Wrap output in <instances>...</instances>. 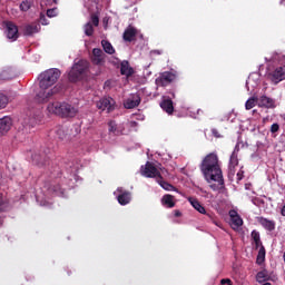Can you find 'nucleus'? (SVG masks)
<instances>
[{
    "label": "nucleus",
    "instance_id": "obj_37",
    "mask_svg": "<svg viewBox=\"0 0 285 285\" xmlns=\"http://www.w3.org/2000/svg\"><path fill=\"white\" fill-rule=\"evenodd\" d=\"M47 17L50 18V19L57 17V9L56 8L48 9L47 10Z\"/></svg>",
    "mask_w": 285,
    "mask_h": 285
},
{
    "label": "nucleus",
    "instance_id": "obj_40",
    "mask_svg": "<svg viewBox=\"0 0 285 285\" xmlns=\"http://www.w3.org/2000/svg\"><path fill=\"white\" fill-rule=\"evenodd\" d=\"M242 179H244V171L240 169V170L237 173V181H242Z\"/></svg>",
    "mask_w": 285,
    "mask_h": 285
},
{
    "label": "nucleus",
    "instance_id": "obj_44",
    "mask_svg": "<svg viewBox=\"0 0 285 285\" xmlns=\"http://www.w3.org/2000/svg\"><path fill=\"white\" fill-rule=\"evenodd\" d=\"M138 126V122H136V121H130L129 122V127H137Z\"/></svg>",
    "mask_w": 285,
    "mask_h": 285
},
{
    "label": "nucleus",
    "instance_id": "obj_3",
    "mask_svg": "<svg viewBox=\"0 0 285 285\" xmlns=\"http://www.w3.org/2000/svg\"><path fill=\"white\" fill-rule=\"evenodd\" d=\"M50 114L61 118H73L78 114V109L67 102H53L47 108Z\"/></svg>",
    "mask_w": 285,
    "mask_h": 285
},
{
    "label": "nucleus",
    "instance_id": "obj_22",
    "mask_svg": "<svg viewBox=\"0 0 285 285\" xmlns=\"http://www.w3.org/2000/svg\"><path fill=\"white\" fill-rule=\"evenodd\" d=\"M275 102L273 98H268V96H261V99H258V106L265 107V108H274Z\"/></svg>",
    "mask_w": 285,
    "mask_h": 285
},
{
    "label": "nucleus",
    "instance_id": "obj_23",
    "mask_svg": "<svg viewBox=\"0 0 285 285\" xmlns=\"http://www.w3.org/2000/svg\"><path fill=\"white\" fill-rule=\"evenodd\" d=\"M160 108L166 111L168 115H173L175 111L174 102L170 99L164 100L160 104Z\"/></svg>",
    "mask_w": 285,
    "mask_h": 285
},
{
    "label": "nucleus",
    "instance_id": "obj_34",
    "mask_svg": "<svg viewBox=\"0 0 285 285\" xmlns=\"http://www.w3.org/2000/svg\"><path fill=\"white\" fill-rule=\"evenodd\" d=\"M265 256H266V250H265V247L262 245V247H261V249L258 252L257 262L258 263L264 262Z\"/></svg>",
    "mask_w": 285,
    "mask_h": 285
},
{
    "label": "nucleus",
    "instance_id": "obj_12",
    "mask_svg": "<svg viewBox=\"0 0 285 285\" xmlns=\"http://www.w3.org/2000/svg\"><path fill=\"white\" fill-rule=\"evenodd\" d=\"M137 35H138L137 28L129 24L122 33V40L125 42H132L135 40V38L137 37Z\"/></svg>",
    "mask_w": 285,
    "mask_h": 285
},
{
    "label": "nucleus",
    "instance_id": "obj_36",
    "mask_svg": "<svg viewBox=\"0 0 285 285\" xmlns=\"http://www.w3.org/2000/svg\"><path fill=\"white\" fill-rule=\"evenodd\" d=\"M90 23L96 28L99 27V16H98V13H91V22Z\"/></svg>",
    "mask_w": 285,
    "mask_h": 285
},
{
    "label": "nucleus",
    "instance_id": "obj_16",
    "mask_svg": "<svg viewBox=\"0 0 285 285\" xmlns=\"http://www.w3.org/2000/svg\"><path fill=\"white\" fill-rule=\"evenodd\" d=\"M233 229H238L243 226L244 222L236 210L229 212Z\"/></svg>",
    "mask_w": 285,
    "mask_h": 285
},
{
    "label": "nucleus",
    "instance_id": "obj_28",
    "mask_svg": "<svg viewBox=\"0 0 285 285\" xmlns=\"http://www.w3.org/2000/svg\"><path fill=\"white\" fill-rule=\"evenodd\" d=\"M252 238H253L254 242H255L256 249H258V248L262 246V240H261L259 232H257V230L254 229V230L252 232Z\"/></svg>",
    "mask_w": 285,
    "mask_h": 285
},
{
    "label": "nucleus",
    "instance_id": "obj_21",
    "mask_svg": "<svg viewBox=\"0 0 285 285\" xmlns=\"http://www.w3.org/2000/svg\"><path fill=\"white\" fill-rule=\"evenodd\" d=\"M238 155L236 151H233L232 156H230V159H229V175H235V168L236 166H238Z\"/></svg>",
    "mask_w": 285,
    "mask_h": 285
},
{
    "label": "nucleus",
    "instance_id": "obj_4",
    "mask_svg": "<svg viewBox=\"0 0 285 285\" xmlns=\"http://www.w3.org/2000/svg\"><path fill=\"white\" fill-rule=\"evenodd\" d=\"M89 69V62L88 60L81 59L78 62H76L71 70L69 71V81L70 82H77L83 78L86 72Z\"/></svg>",
    "mask_w": 285,
    "mask_h": 285
},
{
    "label": "nucleus",
    "instance_id": "obj_51",
    "mask_svg": "<svg viewBox=\"0 0 285 285\" xmlns=\"http://www.w3.org/2000/svg\"><path fill=\"white\" fill-rule=\"evenodd\" d=\"M203 194L207 195L208 196V193L207 191H203Z\"/></svg>",
    "mask_w": 285,
    "mask_h": 285
},
{
    "label": "nucleus",
    "instance_id": "obj_47",
    "mask_svg": "<svg viewBox=\"0 0 285 285\" xmlns=\"http://www.w3.org/2000/svg\"><path fill=\"white\" fill-rule=\"evenodd\" d=\"M2 212H3V202L0 200V213H2Z\"/></svg>",
    "mask_w": 285,
    "mask_h": 285
},
{
    "label": "nucleus",
    "instance_id": "obj_53",
    "mask_svg": "<svg viewBox=\"0 0 285 285\" xmlns=\"http://www.w3.org/2000/svg\"><path fill=\"white\" fill-rule=\"evenodd\" d=\"M264 285H272L271 283H265Z\"/></svg>",
    "mask_w": 285,
    "mask_h": 285
},
{
    "label": "nucleus",
    "instance_id": "obj_5",
    "mask_svg": "<svg viewBox=\"0 0 285 285\" xmlns=\"http://www.w3.org/2000/svg\"><path fill=\"white\" fill-rule=\"evenodd\" d=\"M140 175H142V177H147L149 179H154V178L157 179L161 176V173L153 163L147 161L145 164V166H141Z\"/></svg>",
    "mask_w": 285,
    "mask_h": 285
},
{
    "label": "nucleus",
    "instance_id": "obj_20",
    "mask_svg": "<svg viewBox=\"0 0 285 285\" xmlns=\"http://www.w3.org/2000/svg\"><path fill=\"white\" fill-rule=\"evenodd\" d=\"M12 79H14V71H13L12 68L3 69L0 72V81H9V80H12Z\"/></svg>",
    "mask_w": 285,
    "mask_h": 285
},
{
    "label": "nucleus",
    "instance_id": "obj_1",
    "mask_svg": "<svg viewBox=\"0 0 285 285\" xmlns=\"http://www.w3.org/2000/svg\"><path fill=\"white\" fill-rule=\"evenodd\" d=\"M200 171L213 191H220L225 188V180L216 153L205 156L199 165Z\"/></svg>",
    "mask_w": 285,
    "mask_h": 285
},
{
    "label": "nucleus",
    "instance_id": "obj_25",
    "mask_svg": "<svg viewBox=\"0 0 285 285\" xmlns=\"http://www.w3.org/2000/svg\"><path fill=\"white\" fill-rule=\"evenodd\" d=\"M35 33H38V26L37 24H27L23 29V35L30 37Z\"/></svg>",
    "mask_w": 285,
    "mask_h": 285
},
{
    "label": "nucleus",
    "instance_id": "obj_55",
    "mask_svg": "<svg viewBox=\"0 0 285 285\" xmlns=\"http://www.w3.org/2000/svg\"><path fill=\"white\" fill-rule=\"evenodd\" d=\"M284 258H285V255H284Z\"/></svg>",
    "mask_w": 285,
    "mask_h": 285
},
{
    "label": "nucleus",
    "instance_id": "obj_26",
    "mask_svg": "<svg viewBox=\"0 0 285 285\" xmlns=\"http://www.w3.org/2000/svg\"><path fill=\"white\" fill-rule=\"evenodd\" d=\"M101 45H102V49H105V53L115 55L116 50H115L114 46L110 43V41L102 40Z\"/></svg>",
    "mask_w": 285,
    "mask_h": 285
},
{
    "label": "nucleus",
    "instance_id": "obj_30",
    "mask_svg": "<svg viewBox=\"0 0 285 285\" xmlns=\"http://www.w3.org/2000/svg\"><path fill=\"white\" fill-rule=\"evenodd\" d=\"M9 105V98L6 96V94L0 92V110L7 108Z\"/></svg>",
    "mask_w": 285,
    "mask_h": 285
},
{
    "label": "nucleus",
    "instance_id": "obj_15",
    "mask_svg": "<svg viewBox=\"0 0 285 285\" xmlns=\"http://www.w3.org/2000/svg\"><path fill=\"white\" fill-rule=\"evenodd\" d=\"M135 70L132 67H130V63L128 60H122L120 62V75L126 76L127 78L131 77L134 75Z\"/></svg>",
    "mask_w": 285,
    "mask_h": 285
},
{
    "label": "nucleus",
    "instance_id": "obj_18",
    "mask_svg": "<svg viewBox=\"0 0 285 285\" xmlns=\"http://www.w3.org/2000/svg\"><path fill=\"white\" fill-rule=\"evenodd\" d=\"M161 204L166 208H175L176 207L175 196L170 194L164 195L161 198Z\"/></svg>",
    "mask_w": 285,
    "mask_h": 285
},
{
    "label": "nucleus",
    "instance_id": "obj_43",
    "mask_svg": "<svg viewBox=\"0 0 285 285\" xmlns=\"http://www.w3.org/2000/svg\"><path fill=\"white\" fill-rule=\"evenodd\" d=\"M40 22H41L42 26H47L46 17L43 14L40 16Z\"/></svg>",
    "mask_w": 285,
    "mask_h": 285
},
{
    "label": "nucleus",
    "instance_id": "obj_27",
    "mask_svg": "<svg viewBox=\"0 0 285 285\" xmlns=\"http://www.w3.org/2000/svg\"><path fill=\"white\" fill-rule=\"evenodd\" d=\"M109 132L114 134L115 136H119L122 134L121 127H118L116 121H109Z\"/></svg>",
    "mask_w": 285,
    "mask_h": 285
},
{
    "label": "nucleus",
    "instance_id": "obj_29",
    "mask_svg": "<svg viewBox=\"0 0 285 285\" xmlns=\"http://www.w3.org/2000/svg\"><path fill=\"white\" fill-rule=\"evenodd\" d=\"M83 30L87 37H92L95 33V29L91 22H87L83 27Z\"/></svg>",
    "mask_w": 285,
    "mask_h": 285
},
{
    "label": "nucleus",
    "instance_id": "obj_48",
    "mask_svg": "<svg viewBox=\"0 0 285 285\" xmlns=\"http://www.w3.org/2000/svg\"><path fill=\"white\" fill-rule=\"evenodd\" d=\"M203 114H204V111L198 109L197 115H203Z\"/></svg>",
    "mask_w": 285,
    "mask_h": 285
},
{
    "label": "nucleus",
    "instance_id": "obj_41",
    "mask_svg": "<svg viewBox=\"0 0 285 285\" xmlns=\"http://www.w3.org/2000/svg\"><path fill=\"white\" fill-rule=\"evenodd\" d=\"M174 216H175L176 218H179V217L183 216V213H181L180 210L176 209V210H174Z\"/></svg>",
    "mask_w": 285,
    "mask_h": 285
},
{
    "label": "nucleus",
    "instance_id": "obj_33",
    "mask_svg": "<svg viewBox=\"0 0 285 285\" xmlns=\"http://www.w3.org/2000/svg\"><path fill=\"white\" fill-rule=\"evenodd\" d=\"M58 139L66 140L68 138V135L66 134L63 127H59L56 131Z\"/></svg>",
    "mask_w": 285,
    "mask_h": 285
},
{
    "label": "nucleus",
    "instance_id": "obj_24",
    "mask_svg": "<svg viewBox=\"0 0 285 285\" xmlns=\"http://www.w3.org/2000/svg\"><path fill=\"white\" fill-rule=\"evenodd\" d=\"M157 184H159V186H161V188L166 191H173L175 190V186L171 185L170 183L164 180V177L160 176L159 178L156 179Z\"/></svg>",
    "mask_w": 285,
    "mask_h": 285
},
{
    "label": "nucleus",
    "instance_id": "obj_17",
    "mask_svg": "<svg viewBox=\"0 0 285 285\" xmlns=\"http://www.w3.org/2000/svg\"><path fill=\"white\" fill-rule=\"evenodd\" d=\"M12 126V120L11 118L4 117L2 119H0V136H3L4 134H7Z\"/></svg>",
    "mask_w": 285,
    "mask_h": 285
},
{
    "label": "nucleus",
    "instance_id": "obj_6",
    "mask_svg": "<svg viewBox=\"0 0 285 285\" xmlns=\"http://www.w3.org/2000/svg\"><path fill=\"white\" fill-rule=\"evenodd\" d=\"M267 79L272 81L274 85H278L279 82L285 80V66L276 67V69L269 71L267 73Z\"/></svg>",
    "mask_w": 285,
    "mask_h": 285
},
{
    "label": "nucleus",
    "instance_id": "obj_11",
    "mask_svg": "<svg viewBox=\"0 0 285 285\" xmlns=\"http://www.w3.org/2000/svg\"><path fill=\"white\" fill-rule=\"evenodd\" d=\"M117 193H120L117 196V202L120 206H127L131 202V193L130 191H124L122 188H117Z\"/></svg>",
    "mask_w": 285,
    "mask_h": 285
},
{
    "label": "nucleus",
    "instance_id": "obj_31",
    "mask_svg": "<svg viewBox=\"0 0 285 285\" xmlns=\"http://www.w3.org/2000/svg\"><path fill=\"white\" fill-rule=\"evenodd\" d=\"M257 104H258V98H255V97L248 98V99H247V102H246V105H245V107H246L247 110H250V109H253Z\"/></svg>",
    "mask_w": 285,
    "mask_h": 285
},
{
    "label": "nucleus",
    "instance_id": "obj_19",
    "mask_svg": "<svg viewBox=\"0 0 285 285\" xmlns=\"http://www.w3.org/2000/svg\"><path fill=\"white\" fill-rule=\"evenodd\" d=\"M259 225H262L267 232H274L275 230V222L267 219L265 217L258 218Z\"/></svg>",
    "mask_w": 285,
    "mask_h": 285
},
{
    "label": "nucleus",
    "instance_id": "obj_10",
    "mask_svg": "<svg viewBox=\"0 0 285 285\" xmlns=\"http://www.w3.org/2000/svg\"><path fill=\"white\" fill-rule=\"evenodd\" d=\"M115 100L114 98H100V101L98 102V109L107 112H111L115 109Z\"/></svg>",
    "mask_w": 285,
    "mask_h": 285
},
{
    "label": "nucleus",
    "instance_id": "obj_49",
    "mask_svg": "<svg viewBox=\"0 0 285 285\" xmlns=\"http://www.w3.org/2000/svg\"><path fill=\"white\" fill-rule=\"evenodd\" d=\"M37 164H38V165H43L45 163H42V161H37Z\"/></svg>",
    "mask_w": 285,
    "mask_h": 285
},
{
    "label": "nucleus",
    "instance_id": "obj_46",
    "mask_svg": "<svg viewBox=\"0 0 285 285\" xmlns=\"http://www.w3.org/2000/svg\"><path fill=\"white\" fill-rule=\"evenodd\" d=\"M281 215H283V217H285V205H284L283 208L281 209Z\"/></svg>",
    "mask_w": 285,
    "mask_h": 285
},
{
    "label": "nucleus",
    "instance_id": "obj_38",
    "mask_svg": "<svg viewBox=\"0 0 285 285\" xmlns=\"http://www.w3.org/2000/svg\"><path fill=\"white\" fill-rule=\"evenodd\" d=\"M150 55L151 56H161V55H164V50L154 49V50L150 51Z\"/></svg>",
    "mask_w": 285,
    "mask_h": 285
},
{
    "label": "nucleus",
    "instance_id": "obj_8",
    "mask_svg": "<svg viewBox=\"0 0 285 285\" xmlns=\"http://www.w3.org/2000/svg\"><path fill=\"white\" fill-rule=\"evenodd\" d=\"M188 203L191 205V207L199 213L200 215H205L207 218L213 220V215L209 213V210H206L204 205L199 202V199L195 197H188Z\"/></svg>",
    "mask_w": 285,
    "mask_h": 285
},
{
    "label": "nucleus",
    "instance_id": "obj_39",
    "mask_svg": "<svg viewBox=\"0 0 285 285\" xmlns=\"http://www.w3.org/2000/svg\"><path fill=\"white\" fill-rule=\"evenodd\" d=\"M279 130V125L278 124H274L272 126V128L269 129V131H272V134H275Z\"/></svg>",
    "mask_w": 285,
    "mask_h": 285
},
{
    "label": "nucleus",
    "instance_id": "obj_32",
    "mask_svg": "<svg viewBox=\"0 0 285 285\" xmlns=\"http://www.w3.org/2000/svg\"><path fill=\"white\" fill-rule=\"evenodd\" d=\"M256 279L258 283H264L269 279V276L265 269L263 272H259L256 276Z\"/></svg>",
    "mask_w": 285,
    "mask_h": 285
},
{
    "label": "nucleus",
    "instance_id": "obj_42",
    "mask_svg": "<svg viewBox=\"0 0 285 285\" xmlns=\"http://www.w3.org/2000/svg\"><path fill=\"white\" fill-rule=\"evenodd\" d=\"M220 285H232V281L230 279H222Z\"/></svg>",
    "mask_w": 285,
    "mask_h": 285
},
{
    "label": "nucleus",
    "instance_id": "obj_45",
    "mask_svg": "<svg viewBox=\"0 0 285 285\" xmlns=\"http://www.w3.org/2000/svg\"><path fill=\"white\" fill-rule=\"evenodd\" d=\"M212 132H213V135H214L215 137H217V138L219 137L218 131H217L216 129H213Z\"/></svg>",
    "mask_w": 285,
    "mask_h": 285
},
{
    "label": "nucleus",
    "instance_id": "obj_35",
    "mask_svg": "<svg viewBox=\"0 0 285 285\" xmlns=\"http://www.w3.org/2000/svg\"><path fill=\"white\" fill-rule=\"evenodd\" d=\"M20 10L22 12H28L30 10V1L26 0L20 3Z\"/></svg>",
    "mask_w": 285,
    "mask_h": 285
},
{
    "label": "nucleus",
    "instance_id": "obj_13",
    "mask_svg": "<svg viewBox=\"0 0 285 285\" xmlns=\"http://www.w3.org/2000/svg\"><path fill=\"white\" fill-rule=\"evenodd\" d=\"M105 58H106V53L104 52L102 49L95 48L92 50L91 60H92L94 65H96V66L102 65L105 62Z\"/></svg>",
    "mask_w": 285,
    "mask_h": 285
},
{
    "label": "nucleus",
    "instance_id": "obj_2",
    "mask_svg": "<svg viewBox=\"0 0 285 285\" xmlns=\"http://www.w3.org/2000/svg\"><path fill=\"white\" fill-rule=\"evenodd\" d=\"M60 76L61 71L58 68H50L40 73L39 87L41 90L35 98L36 102L46 104L59 91V87L49 88L57 83Z\"/></svg>",
    "mask_w": 285,
    "mask_h": 285
},
{
    "label": "nucleus",
    "instance_id": "obj_14",
    "mask_svg": "<svg viewBox=\"0 0 285 285\" xmlns=\"http://www.w3.org/2000/svg\"><path fill=\"white\" fill-rule=\"evenodd\" d=\"M141 104V98L139 94H134L130 98L124 102L125 109H134L137 108Z\"/></svg>",
    "mask_w": 285,
    "mask_h": 285
},
{
    "label": "nucleus",
    "instance_id": "obj_7",
    "mask_svg": "<svg viewBox=\"0 0 285 285\" xmlns=\"http://www.w3.org/2000/svg\"><path fill=\"white\" fill-rule=\"evenodd\" d=\"M176 79V75L171 71H164L155 82L158 87H167Z\"/></svg>",
    "mask_w": 285,
    "mask_h": 285
},
{
    "label": "nucleus",
    "instance_id": "obj_9",
    "mask_svg": "<svg viewBox=\"0 0 285 285\" xmlns=\"http://www.w3.org/2000/svg\"><path fill=\"white\" fill-rule=\"evenodd\" d=\"M6 28H7V38L9 40L17 41V39H19V27H17L14 22L8 21L6 23Z\"/></svg>",
    "mask_w": 285,
    "mask_h": 285
},
{
    "label": "nucleus",
    "instance_id": "obj_52",
    "mask_svg": "<svg viewBox=\"0 0 285 285\" xmlns=\"http://www.w3.org/2000/svg\"><path fill=\"white\" fill-rule=\"evenodd\" d=\"M53 3H58V0H53Z\"/></svg>",
    "mask_w": 285,
    "mask_h": 285
},
{
    "label": "nucleus",
    "instance_id": "obj_54",
    "mask_svg": "<svg viewBox=\"0 0 285 285\" xmlns=\"http://www.w3.org/2000/svg\"><path fill=\"white\" fill-rule=\"evenodd\" d=\"M89 1H95V0H89Z\"/></svg>",
    "mask_w": 285,
    "mask_h": 285
},
{
    "label": "nucleus",
    "instance_id": "obj_50",
    "mask_svg": "<svg viewBox=\"0 0 285 285\" xmlns=\"http://www.w3.org/2000/svg\"><path fill=\"white\" fill-rule=\"evenodd\" d=\"M37 157H38L37 155H36V156H33V160H37Z\"/></svg>",
    "mask_w": 285,
    "mask_h": 285
}]
</instances>
